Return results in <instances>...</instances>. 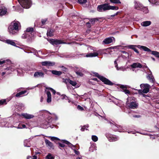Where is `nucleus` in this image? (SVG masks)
I'll use <instances>...</instances> for the list:
<instances>
[{"mask_svg":"<svg viewBox=\"0 0 159 159\" xmlns=\"http://www.w3.org/2000/svg\"><path fill=\"white\" fill-rule=\"evenodd\" d=\"M132 68H141L142 66L140 63H134L131 66Z\"/></svg>","mask_w":159,"mask_h":159,"instance_id":"23","label":"nucleus"},{"mask_svg":"<svg viewBox=\"0 0 159 159\" xmlns=\"http://www.w3.org/2000/svg\"><path fill=\"white\" fill-rule=\"evenodd\" d=\"M151 52V54L154 55L155 57H157L159 58V52H157L156 51H151L150 52Z\"/></svg>","mask_w":159,"mask_h":159,"instance_id":"30","label":"nucleus"},{"mask_svg":"<svg viewBox=\"0 0 159 159\" xmlns=\"http://www.w3.org/2000/svg\"><path fill=\"white\" fill-rule=\"evenodd\" d=\"M26 128V125H25L23 124H20L17 128L18 129H23Z\"/></svg>","mask_w":159,"mask_h":159,"instance_id":"39","label":"nucleus"},{"mask_svg":"<svg viewBox=\"0 0 159 159\" xmlns=\"http://www.w3.org/2000/svg\"><path fill=\"white\" fill-rule=\"evenodd\" d=\"M34 30V29L33 28L29 27L27 29L26 32L27 33L31 34V33H32Z\"/></svg>","mask_w":159,"mask_h":159,"instance_id":"37","label":"nucleus"},{"mask_svg":"<svg viewBox=\"0 0 159 159\" xmlns=\"http://www.w3.org/2000/svg\"><path fill=\"white\" fill-rule=\"evenodd\" d=\"M50 71L53 74L55 75H60L62 72L60 71H57L56 70H50Z\"/></svg>","mask_w":159,"mask_h":159,"instance_id":"28","label":"nucleus"},{"mask_svg":"<svg viewBox=\"0 0 159 159\" xmlns=\"http://www.w3.org/2000/svg\"><path fill=\"white\" fill-rule=\"evenodd\" d=\"M20 5L24 8H29L31 5L30 0H18Z\"/></svg>","mask_w":159,"mask_h":159,"instance_id":"8","label":"nucleus"},{"mask_svg":"<svg viewBox=\"0 0 159 159\" xmlns=\"http://www.w3.org/2000/svg\"><path fill=\"white\" fill-rule=\"evenodd\" d=\"M63 143H65L67 145H69V146L71 147H74V148H75V147L74 145H72V144H71V143H70L68 141H66V140H63Z\"/></svg>","mask_w":159,"mask_h":159,"instance_id":"38","label":"nucleus"},{"mask_svg":"<svg viewBox=\"0 0 159 159\" xmlns=\"http://www.w3.org/2000/svg\"><path fill=\"white\" fill-rule=\"evenodd\" d=\"M117 127L118 129V131L120 132H124L125 129H124V127L122 126L121 125H117Z\"/></svg>","mask_w":159,"mask_h":159,"instance_id":"31","label":"nucleus"},{"mask_svg":"<svg viewBox=\"0 0 159 159\" xmlns=\"http://www.w3.org/2000/svg\"><path fill=\"white\" fill-rule=\"evenodd\" d=\"M7 104L6 99H2L0 100V106L6 105Z\"/></svg>","mask_w":159,"mask_h":159,"instance_id":"34","label":"nucleus"},{"mask_svg":"<svg viewBox=\"0 0 159 159\" xmlns=\"http://www.w3.org/2000/svg\"><path fill=\"white\" fill-rule=\"evenodd\" d=\"M122 91L125 93V94H129L130 93V91L126 89H123Z\"/></svg>","mask_w":159,"mask_h":159,"instance_id":"47","label":"nucleus"},{"mask_svg":"<svg viewBox=\"0 0 159 159\" xmlns=\"http://www.w3.org/2000/svg\"><path fill=\"white\" fill-rule=\"evenodd\" d=\"M19 106H20V107H21V108H20V109H18V110H20L21 109V110H22L24 108V105L23 104H20L19 105Z\"/></svg>","mask_w":159,"mask_h":159,"instance_id":"52","label":"nucleus"},{"mask_svg":"<svg viewBox=\"0 0 159 159\" xmlns=\"http://www.w3.org/2000/svg\"><path fill=\"white\" fill-rule=\"evenodd\" d=\"M33 159H37V157L35 156H33Z\"/></svg>","mask_w":159,"mask_h":159,"instance_id":"63","label":"nucleus"},{"mask_svg":"<svg viewBox=\"0 0 159 159\" xmlns=\"http://www.w3.org/2000/svg\"><path fill=\"white\" fill-rule=\"evenodd\" d=\"M127 100L126 105L129 108L134 109L138 107V103L136 102L134 98L128 97Z\"/></svg>","mask_w":159,"mask_h":159,"instance_id":"3","label":"nucleus"},{"mask_svg":"<svg viewBox=\"0 0 159 159\" xmlns=\"http://www.w3.org/2000/svg\"><path fill=\"white\" fill-rule=\"evenodd\" d=\"M45 142L47 146L49 148L52 149L54 148V146L52 143L50 141L47 139H45Z\"/></svg>","mask_w":159,"mask_h":159,"instance_id":"17","label":"nucleus"},{"mask_svg":"<svg viewBox=\"0 0 159 159\" xmlns=\"http://www.w3.org/2000/svg\"><path fill=\"white\" fill-rule=\"evenodd\" d=\"M81 126V131H84L85 129H86V130H87L88 129L87 128H88L89 127V125H86L83 126Z\"/></svg>","mask_w":159,"mask_h":159,"instance_id":"36","label":"nucleus"},{"mask_svg":"<svg viewBox=\"0 0 159 159\" xmlns=\"http://www.w3.org/2000/svg\"><path fill=\"white\" fill-rule=\"evenodd\" d=\"M111 128L113 130L115 131H118V129L117 127V125L116 124H114L113 123L110 122H109Z\"/></svg>","mask_w":159,"mask_h":159,"instance_id":"21","label":"nucleus"},{"mask_svg":"<svg viewBox=\"0 0 159 159\" xmlns=\"http://www.w3.org/2000/svg\"><path fill=\"white\" fill-rule=\"evenodd\" d=\"M74 152L75 153V154H76L77 155H78L80 153L78 151L76 150L75 149H74Z\"/></svg>","mask_w":159,"mask_h":159,"instance_id":"56","label":"nucleus"},{"mask_svg":"<svg viewBox=\"0 0 159 159\" xmlns=\"http://www.w3.org/2000/svg\"><path fill=\"white\" fill-rule=\"evenodd\" d=\"M46 89H48L50 90L51 92L53 94L55 95L56 93V91L52 88H46Z\"/></svg>","mask_w":159,"mask_h":159,"instance_id":"48","label":"nucleus"},{"mask_svg":"<svg viewBox=\"0 0 159 159\" xmlns=\"http://www.w3.org/2000/svg\"><path fill=\"white\" fill-rule=\"evenodd\" d=\"M93 73L95 76L97 77L100 80L104 82L105 84L110 85H112L113 84V83L110 80L102 76L99 75L97 73L94 72Z\"/></svg>","mask_w":159,"mask_h":159,"instance_id":"7","label":"nucleus"},{"mask_svg":"<svg viewBox=\"0 0 159 159\" xmlns=\"http://www.w3.org/2000/svg\"><path fill=\"white\" fill-rule=\"evenodd\" d=\"M127 47L129 48L133 49L137 53H139V52L137 49L135 48V47H137L140 49H142L145 51L147 52H151V50L150 49L144 46H141L139 45H130L127 46Z\"/></svg>","mask_w":159,"mask_h":159,"instance_id":"5","label":"nucleus"},{"mask_svg":"<svg viewBox=\"0 0 159 159\" xmlns=\"http://www.w3.org/2000/svg\"><path fill=\"white\" fill-rule=\"evenodd\" d=\"M50 114L51 115V116H49L47 118L46 121L45 123V125H46V126L43 127L44 128H46L49 126V124L52 122V117L54 118L55 120H57L58 119V117L56 114L54 113H50Z\"/></svg>","mask_w":159,"mask_h":159,"instance_id":"6","label":"nucleus"},{"mask_svg":"<svg viewBox=\"0 0 159 159\" xmlns=\"http://www.w3.org/2000/svg\"><path fill=\"white\" fill-rule=\"evenodd\" d=\"M7 12V9L3 7H0V16H2L6 14Z\"/></svg>","mask_w":159,"mask_h":159,"instance_id":"19","label":"nucleus"},{"mask_svg":"<svg viewBox=\"0 0 159 159\" xmlns=\"http://www.w3.org/2000/svg\"><path fill=\"white\" fill-rule=\"evenodd\" d=\"M77 108L79 110H81V111H82V110H84L83 108L82 107H81V106H80V105H78L77 106Z\"/></svg>","mask_w":159,"mask_h":159,"instance_id":"55","label":"nucleus"},{"mask_svg":"<svg viewBox=\"0 0 159 159\" xmlns=\"http://www.w3.org/2000/svg\"><path fill=\"white\" fill-rule=\"evenodd\" d=\"M147 78L150 81L153 83L154 82V77L152 74L151 73L150 74H148L147 76Z\"/></svg>","mask_w":159,"mask_h":159,"instance_id":"26","label":"nucleus"},{"mask_svg":"<svg viewBox=\"0 0 159 159\" xmlns=\"http://www.w3.org/2000/svg\"><path fill=\"white\" fill-rule=\"evenodd\" d=\"M68 82L72 85L73 86H75L77 84V83L75 81H72L71 80L69 79L68 80Z\"/></svg>","mask_w":159,"mask_h":159,"instance_id":"32","label":"nucleus"},{"mask_svg":"<svg viewBox=\"0 0 159 159\" xmlns=\"http://www.w3.org/2000/svg\"><path fill=\"white\" fill-rule=\"evenodd\" d=\"M119 9L118 7L111 6L108 4H104L99 5L97 7V10L99 11L102 12L110 10H116Z\"/></svg>","mask_w":159,"mask_h":159,"instance_id":"2","label":"nucleus"},{"mask_svg":"<svg viewBox=\"0 0 159 159\" xmlns=\"http://www.w3.org/2000/svg\"><path fill=\"white\" fill-rule=\"evenodd\" d=\"M105 135L108 140L110 142L115 141L119 139V138L118 136L109 133H106L105 134Z\"/></svg>","mask_w":159,"mask_h":159,"instance_id":"10","label":"nucleus"},{"mask_svg":"<svg viewBox=\"0 0 159 159\" xmlns=\"http://www.w3.org/2000/svg\"><path fill=\"white\" fill-rule=\"evenodd\" d=\"M34 76L35 78L43 77L44 74L43 72L41 71H37L34 74Z\"/></svg>","mask_w":159,"mask_h":159,"instance_id":"15","label":"nucleus"},{"mask_svg":"<svg viewBox=\"0 0 159 159\" xmlns=\"http://www.w3.org/2000/svg\"><path fill=\"white\" fill-rule=\"evenodd\" d=\"M151 24V22L150 21H146L142 22L141 23V25L143 26H147L150 25Z\"/></svg>","mask_w":159,"mask_h":159,"instance_id":"24","label":"nucleus"},{"mask_svg":"<svg viewBox=\"0 0 159 159\" xmlns=\"http://www.w3.org/2000/svg\"><path fill=\"white\" fill-rule=\"evenodd\" d=\"M61 97H62V99H66V100H68V98L65 95H61Z\"/></svg>","mask_w":159,"mask_h":159,"instance_id":"50","label":"nucleus"},{"mask_svg":"<svg viewBox=\"0 0 159 159\" xmlns=\"http://www.w3.org/2000/svg\"><path fill=\"white\" fill-rule=\"evenodd\" d=\"M99 53L98 52H94L93 53H90L87 54L85 55L84 54H83L84 57H92L97 56Z\"/></svg>","mask_w":159,"mask_h":159,"instance_id":"14","label":"nucleus"},{"mask_svg":"<svg viewBox=\"0 0 159 159\" xmlns=\"http://www.w3.org/2000/svg\"><path fill=\"white\" fill-rule=\"evenodd\" d=\"M45 92L47 96V102L48 103H50L52 101V96L51 93L49 91H45Z\"/></svg>","mask_w":159,"mask_h":159,"instance_id":"18","label":"nucleus"},{"mask_svg":"<svg viewBox=\"0 0 159 159\" xmlns=\"http://www.w3.org/2000/svg\"><path fill=\"white\" fill-rule=\"evenodd\" d=\"M42 65L45 66H53L55 64V62L49 61H44L42 62Z\"/></svg>","mask_w":159,"mask_h":159,"instance_id":"16","label":"nucleus"},{"mask_svg":"<svg viewBox=\"0 0 159 159\" xmlns=\"http://www.w3.org/2000/svg\"><path fill=\"white\" fill-rule=\"evenodd\" d=\"M54 30L49 29L47 31V34L48 36L51 37L53 35Z\"/></svg>","mask_w":159,"mask_h":159,"instance_id":"25","label":"nucleus"},{"mask_svg":"<svg viewBox=\"0 0 159 159\" xmlns=\"http://www.w3.org/2000/svg\"><path fill=\"white\" fill-rule=\"evenodd\" d=\"M5 62V60H3L2 61H1V60H0V65H2V64L4 63Z\"/></svg>","mask_w":159,"mask_h":159,"instance_id":"59","label":"nucleus"},{"mask_svg":"<svg viewBox=\"0 0 159 159\" xmlns=\"http://www.w3.org/2000/svg\"><path fill=\"white\" fill-rule=\"evenodd\" d=\"M20 23L17 21H14L11 23L8 27L9 32L11 34H14L20 29Z\"/></svg>","mask_w":159,"mask_h":159,"instance_id":"1","label":"nucleus"},{"mask_svg":"<svg viewBox=\"0 0 159 159\" xmlns=\"http://www.w3.org/2000/svg\"><path fill=\"white\" fill-rule=\"evenodd\" d=\"M36 51L35 50L34 48H32L31 49V53H35Z\"/></svg>","mask_w":159,"mask_h":159,"instance_id":"58","label":"nucleus"},{"mask_svg":"<svg viewBox=\"0 0 159 159\" xmlns=\"http://www.w3.org/2000/svg\"><path fill=\"white\" fill-rule=\"evenodd\" d=\"M79 70L81 71V72L84 71V69L82 68H80L78 70Z\"/></svg>","mask_w":159,"mask_h":159,"instance_id":"57","label":"nucleus"},{"mask_svg":"<svg viewBox=\"0 0 159 159\" xmlns=\"http://www.w3.org/2000/svg\"><path fill=\"white\" fill-rule=\"evenodd\" d=\"M75 73L76 74L79 76H82L83 75V74L82 72L79 70H76Z\"/></svg>","mask_w":159,"mask_h":159,"instance_id":"44","label":"nucleus"},{"mask_svg":"<svg viewBox=\"0 0 159 159\" xmlns=\"http://www.w3.org/2000/svg\"><path fill=\"white\" fill-rule=\"evenodd\" d=\"M46 159H54V157H52L50 153L48 154L46 157Z\"/></svg>","mask_w":159,"mask_h":159,"instance_id":"41","label":"nucleus"},{"mask_svg":"<svg viewBox=\"0 0 159 159\" xmlns=\"http://www.w3.org/2000/svg\"><path fill=\"white\" fill-rule=\"evenodd\" d=\"M26 91L24 90L17 93L16 95V97L17 98L22 96V95L26 92Z\"/></svg>","mask_w":159,"mask_h":159,"instance_id":"29","label":"nucleus"},{"mask_svg":"<svg viewBox=\"0 0 159 159\" xmlns=\"http://www.w3.org/2000/svg\"><path fill=\"white\" fill-rule=\"evenodd\" d=\"M5 42L8 44H10L13 46H15L16 45L15 43L12 40L7 39L5 40Z\"/></svg>","mask_w":159,"mask_h":159,"instance_id":"27","label":"nucleus"},{"mask_svg":"<svg viewBox=\"0 0 159 159\" xmlns=\"http://www.w3.org/2000/svg\"><path fill=\"white\" fill-rule=\"evenodd\" d=\"M116 105L119 107H121V105L120 104V103H116Z\"/></svg>","mask_w":159,"mask_h":159,"instance_id":"64","label":"nucleus"},{"mask_svg":"<svg viewBox=\"0 0 159 159\" xmlns=\"http://www.w3.org/2000/svg\"><path fill=\"white\" fill-rule=\"evenodd\" d=\"M53 45H58L62 43H65L63 42L61 40L54 39H50L48 40Z\"/></svg>","mask_w":159,"mask_h":159,"instance_id":"12","label":"nucleus"},{"mask_svg":"<svg viewBox=\"0 0 159 159\" xmlns=\"http://www.w3.org/2000/svg\"><path fill=\"white\" fill-rule=\"evenodd\" d=\"M154 4L156 5H158L159 4V2H158V1H157L154 3Z\"/></svg>","mask_w":159,"mask_h":159,"instance_id":"62","label":"nucleus"},{"mask_svg":"<svg viewBox=\"0 0 159 159\" xmlns=\"http://www.w3.org/2000/svg\"><path fill=\"white\" fill-rule=\"evenodd\" d=\"M48 137L50 138L51 140L53 141L54 140H59L58 138L55 137L48 136Z\"/></svg>","mask_w":159,"mask_h":159,"instance_id":"46","label":"nucleus"},{"mask_svg":"<svg viewBox=\"0 0 159 159\" xmlns=\"http://www.w3.org/2000/svg\"><path fill=\"white\" fill-rule=\"evenodd\" d=\"M97 20L96 19L93 18L90 19V21L92 24H94Z\"/></svg>","mask_w":159,"mask_h":159,"instance_id":"49","label":"nucleus"},{"mask_svg":"<svg viewBox=\"0 0 159 159\" xmlns=\"http://www.w3.org/2000/svg\"><path fill=\"white\" fill-rule=\"evenodd\" d=\"M47 18H45L44 19H42L41 20V22L42 24L44 25L46 21H47Z\"/></svg>","mask_w":159,"mask_h":159,"instance_id":"51","label":"nucleus"},{"mask_svg":"<svg viewBox=\"0 0 159 159\" xmlns=\"http://www.w3.org/2000/svg\"><path fill=\"white\" fill-rule=\"evenodd\" d=\"M121 52L122 53V57L123 59H127L128 58L129 55V54L127 52H126L125 51H121Z\"/></svg>","mask_w":159,"mask_h":159,"instance_id":"22","label":"nucleus"},{"mask_svg":"<svg viewBox=\"0 0 159 159\" xmlns=\"http://www.w3.org/2000/svg\"><path fill=\"white\" fill-rule=\"evenodd\" d=\"M140 117V116L139 115H135L133 116V117L135 118H139Z\"/></svg>","mask_w":159,"mask_h":159,"instance_id":"60","label":"nucleus"},{"mask_svg":"<svg viewBox=\"0 0 159 159\" xmlns=\"http://www.w3.org/2000/svg\"><path fill=\"white\" fill-rule=\"evenodd\" d=\"M118 12H117V13H115L114 15H111V17L114 16H115L117 15L118 14Z\"/></svg>","mask_w":159,"mask_h":159,"instance_id":"61","label":"nucleus"},{"mask_svg":"<svg viewBox=\"0 0 159 159\" xmlns=\"http://www.w3.org/2000/svg\"><path fill=\"white\" fill-rule=\"evenodd\" d=\"M92 139L93 141L96 142L98 140V138L96 136L93 135L92 136Z\"/></svg>","mask_w":159,"mask_h":159,"instance_id":"40","label":"nucleus"},{"mask_svg":"<svg viewBox=\"0 0 159 159\" xmlns=\"http://www.w3.org/2000/svg\"><path fill=\"white\" fill-rule=\"evenodd\" d=\"M114 63L115 64V67L116 68L117 70H122L123 71L126 70V68L124 67H121L119 68L118 67L116 61V60H115L114 61Z\"/></svg>","mask_w":159,"mask_h":159,"instance_id":"20","label":"nucleus"},{"mask_svg":"<svg viewBox=\"0 0 159 159\" xmlns=\"http://www.w3.org/2000/svg\"><path fill=\"white\" fill-rule=\"evenodd\" d=\"M24 145L27 147H30V144L29 141L27 140H25L24 142Z\"/></svg>","mask_w":159,"mask_h":159,"instance_id":"35","label":"nucleus"},{"mask_svg":"<svg viewBox=\"0 0 159 159\" xmlns=\"http://www.w3.org/2000/svg\"><path fill=\"white\" fill-rule=\"evenodd\" d=\"M30 35L29 34L27 33H25L23 34L22 36V38L23 39H25L28 37V36Z\"/></svg>","mask_w":159,"mask_h":159,"instance_id":"45","label":"nucleus"},{"mask_svg":"<svg viewBox=\"0 0 159 159\" xmlns=\"http://www.w3.org/2000/svg\"><path fill=\"white\" fill-rule=\"evenodd\" d=\"M97 150V146L95 145H92L91 147L89 148V151L93 152L94 150Z\"/></svg>","mask_w":159,"mask_h":159,"instance_id":"33","label":"nucleus"},{"mask_svg":"<svg viewBox=\"0 0 159 159\" xmlns=\"http://www.w3.org/2000/svg\"><path fill=\"white\" fill-rule=\"evenodd\" d=\"M112 3L118 4L120 3L121 2L119 0H109Z\"/></svg>","mask_w":159,"mask_h":159,"instance_id":"42","label":"nucleus"},{"mask_svg":"<svg viewBox=\"0 0 159 159\" xmlns=\"http://www.w3.org/2000/svg\"><path fill=\"white\" fill-rule=\"evenodd\" d=\"M20 116L23 117V118L26 119H30L33 118L34 117V115L29 114L27 113H21Z\"/></svg>","mask_w":159,"mask_h":159,"instance_id":"11","label":"nucleus"},{"mask_svg":"<svg viewBox=\"0 0 159 159\" xmlns=\"http://www.w3.org/2000/svg\"><path fill=\"white\" fill-rule=\"evenodd\" d=\"M134 8L137 10H141L145 13L148 12V10L147 7H144L141 3L139 2L135 1Z\"/></svg>","mask_w":159,"mask_h":159,"instance_id":"4","label":"nucleus"},{"mask_svg":"<svg viewBox=\"0 0 159 159\" xmlns=\"http://www.w3.org/2000/svg\"><path fill=\"white\" fill-rule=\"evenodd\" d=\"M58 145L60 147H61V148L64 147L65 146V145L63 143H58Z\"/></svg>","mask_w":159,"mask_h":159,"instance_id":"54","label":"nucleus"},{"mask_svg":"<svg viewBox=\"0 0 159 159\" xmlns=\"http://www.w3.org/2000/svg\"><path fill=\"white\" fill-rule=\"evenodd\" d=\"M114 38L113 37H109L105 39L103 41V43L104 44H108L112 43Z\"/></svg>","mask_w":159,"mask_h":159,"instance_id":"13","label":"nucleus"},{"mask_svg":"<svg viewBox=\"0 0 159 159\" xmlns=\"http://www.w3.org/2000/svg\"><path fill=\"white\" fill-rule=\"evenodd\" d=\"M87 0H78V2L81 4L85 3L87 2Z\"/></svg>","mask_w":159,"mask_h":159,"instance_id":"43","label":"nucleus"},{"mask_svg":"<svg viewBox=\"0 0 159 159\" xmlns=\"http://www.w3.org/2000/svg\"><path fill=\"white\" fill-rule=\"evenodd\" d=\"M120 88L122 89L123 90V89H127V86L126 85H121L120 86Z\"/></svg>","mask_w":159,"mask_h":159,"instance_id":"53","label":"nucleus"},{"mask_svg":"<svg viewBox=\"0 0 159 159\" xmlns=\"http://www.w3.org/2000/svg\"><path fill=\"white\" fill-rule=\"evenodd\" d=\"M140 88L142 89L143 90H139V92H140L142 91L143 93H148L149 90V89L150 88V85L147 84H141L140 85Z\"/></svg>","mask_w":159,"mask_h":159,"instance_id":"9","label":"nucleus"}]
</instances>
